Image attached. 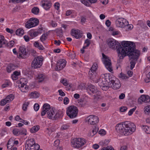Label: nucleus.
<instances>
[{
  "label": "nucleus",
  "mask_w": 150,
  "mask_h": 150,
  "mask_svg": "<svg viewBox=\"0 0 150 150\" xmlns=\"http://www.w3.org/2000/svg\"><path fill=\"white\" fill-rule=\"evenodd\" d=\"M24 34V30L22 29H18L16 31V34L19 36H21Z\"/></svg>",
  "instance_id": "35"
},
{
  "label": "nucleus",
  "mask_w": 150,
  "mask_h": 150,
  "mask_svg": "<svg viewBox=\"0 0 150 150\" xmlns=\"http://www.w3.org/2000/svg\"><path fill=\"white\" fill-rule=\"evenodd\" d=\"M52 4L50 1L45 0L42 1V6L46 10L49 9L51 6Z\"/></svg>",
  "instance_id": "20"
},
{
  "label": "nucleus",
  "mask_w": 150,
  "mask_h": 150,
  "mask_svg": "<svg viewBox=\"0 0 150 150\" xmlns=\"http://www.w3.org/2000/svg\"><path fill=\"white\" fill-rule=\"evenodd\" d=\"M70 126L69 124H65L63 125L61 127L62 129H66L69 128Z\"/></svg>",
  "instance_id": "51"
},
{
  "label": "nucleus",
  "mask_w": 150,
  "mask_h": 150,
  "mask_svg": "<svg viewBox=\"0 0 150 150\" xmlns=\"http://www.w3.org/2000/svg\"><path fill=\"white\" fill-rule=\"evenodd\" d=\"M43 109L45 111H47L50 108V105L47 103H45L44 104L43 106Z\"/></svg>",
  "instance_id": "41"
},
{
  "label": "nucleus",
  "mask_w": 150,
  "mask_h": 150,
  "mask_svg": "<svg viewBox=\"0 0 150 150\" xmlns=\"http://www.w3.org/2000/svg\"><path fill=\"white\" fill-rule=\"evenodd\" d=\"M39 22V21L38 19L31 18L25 23V26L28 28H30L38 25Z\"/></svg>",
  "instance_id": "10"
},
{
  "label": "nucleus",
  "mask_w": 150,
  "mask_h": 150,
  "mask_svg": "<svg viewBox=\"0 0 150 150\" xmlns=\"http://www.w3.org/2000/svg\"><path fill=\"white\" fill-rule=\"evenodd\" d=\"M29 102H25L23 104L22 107V109L23 110L25 111L26 110L27 107L29 105Z\"/></svg>",
  "instance_id": "42"
},
{
  "label": "nucleus",
  "mask_w": 150,
  "mask_h": 150,
  "mask_svg": "<svg viewBox=\"0 0 150 150\" xmlns=\"http://www.w3.org/2000/svg\"><path fill=\"white\" fill-rule=\"evenodd\" d=\"M55 112H56V111H55L53 109L50 110L47 113L48 115V117L50 119L53 120L55 115Z\"/></svg>",
  "instance_id": "21"
},
{
  "label": "nucleus",
  "mask_w": 150,
  "mask_h": 150,
  "mask_svg": "<svg viewBox=\"0 0 150 150\" xmlns=\"http://www.w3.org/2000/svg\"><path fill=\"white\" fill-rule=\"evenodd\" d=\"M19 130L20 135H27V130L23 128Z\"/></svg>",
  "instance_id": "43"
},
{
  "label": "nucleus",
  "mask_w": 150,
  "mask_h": 150,
  "mask_svg": "<svg viewBox=\"0 0 150 150\" xmlns=\"http://www.w3.org/2000/svg\"><path fill=\"white\" fill-rule=\"evenodd\" d=\"M86 142V140L83 138H75L71 142L72 146L74 148H79L84 145Z\"/></svg>",
  "instance_id": "7"
},
{
  "label": "nucleus",
  "mask_w": 150,
  "mask_h": 150,
  "mask_svg": "<svg viewBox=\"0 0 150 150\" xmlns=\"http://www.w3.org/2000/svg\"><path fill=\"white\" fill-rule=\"evenodd\" d=\"M103 61L106 68L110 72L112 71L111 67V60L108 57L106 56L104 53L102 54Z\"/></svg>",
  "instance_id": "9"
},
{
  "label": "nucleus",
  "mask_w": 150,
  "mask_h": 150,
  "mask_svg": "<svg viewBox=\"0 0 150 150\" xmlns=\"http://www.w3.org/2000/svg\"><path fill=\"white\" fill-rule=\"evenodd\" d=\"M15 66L12 64H11L8 66L6 70L8 73L12 71L15 69Z\"/></svg>",
  "instance_id": "31"
},
{
  "label": "nucleus",
  "mask_w": 150,
  "mask_h": 150,
  "mask_svg": "<svg viewBox=\"0 0 150 150\" xmlns=\"http://www.w3.org/2000/svg\"><path fill=\"white\" fill-rule=\"evenodd\" d=\"M39 129L40 127L39 126L36 125L31 128L30 129V131L31 132L34 133L37 132Z\"/></svg>",
  "instance_id": "26"
},
{
  "label": "nucleus",
  "mask_w": 150,
  "mask_h": 150,
  "mask_svg": "<svg viewBox=\"0 0 150 150\" xmlns=\"http://www.w3.org/2000/svg\"><path fill=\"white\" fill-rule=\"evenodd\" d=\"M85 43L86 44V46L83 47V49H85L86 47L89 46L90 44V40L88 39H86L85 41Z\"/></svg>",
  "instance_id": "50"
},
{
  "label": "nucleus",
  "mask_w": 150,
  "mask_h": 150,
  "mask_svg": "<svg viewBox=\"0 0 150 150\" xmlns=\"http://www.w3.org/2000/svg\"><path fill=\"white\" fill-rule=\"evenodd\" d=\"M47 35L45 34H43L40 38V40L42 42L45 41L47 38Z\"/></svg>",
  "instance_id": "46"
},
{
  "label": "nucleus",
  "mask_w": 150,
  "mask_h": 150,
  "mask_svg": "<svg viewBox=\"0 0 150 150\" xmlns=\"http://www.w3.org/2000/svg\"><path fill=\"white\" fill-rule=\"evenodd\" d=\"M40 146L37 144H35L33 138L27 141L25 145L26 150H42L40 149Z\"/></svg>",
  "instance_id": "5"
},
{
  "label": "nucleus",
  "mask_w": 150,
  "mask_h": 150,
  "mask_svg": "<svg viewBox=\"0 0 150 150\" xmlns=\"http://www.w3.org/2000/svg\"><path fill=\"white\" fill-rule=\"evenodd\" d=\"M119 77L122 79H127L129 78L125 74L121 73L120 74Z\"/></svg>",
  "instance_id": "47"
},
{
  "label": "nucleus",
  "mask_w": 150,
  "mask_h": 150,
  "mask_svg": "<svg viewBox=\"0 0 150 150\" xmlns=\"http://www.w3.org/2000/svg\"><path fill=\"white\" fill-rule=\"evenodd\" d=\"M6 44V40L4 37L2 35H0V48L4 47Z\"/></svg>",
  "instance_id": "23"
},
{
  "label": "nucleus",
  "mask_w": 150,
  "mask_h": 150,
  "mask_svg": "<svg viewBox=\"0 0 150 150\" xmlns=\"http://www.w3.org/2000/svg\"><path fill=\"white\" fill-rule=\"evenodd\" d=\"M96 94L94 95L95 99H100L101 98V93L99 91L97 90V91L96 93Z\"/></svg>",
  "instance_id": "40"
},
{
  "label": "nucleus",
  "mask_w": 150,
  "mask_h": 150,
  "mask_svg": "<svg viewBox=\"0 0 150 150\" xmlns=\"http://www.w3.org/2000/svg\"><path fill=\"white\" fill-rule=\"evenodd\" d=\"M38 93L36 92H31L29 95L30 98H36L38 97Z\"/></svg>",
  "instance_id": "25"
},
{
  "label": "nucleus",
  "mask_w": 150,
  "mask_h": 150,
  "mask_svg": "<svg viewBox=\"0 0 150 150\" xmlns=\"http://www.w3.org/2000/svg\"><path fill=\"white\" fill-rule=\"evenodd\" d=\"M71 35L77 39L80 38L82 36L81 31L79 30H76L74 29H72L71 30Z\"/></svg>",
  "instance_id": "18"
},
{
  "label": "nucleus",
  "mask_w": 150,
  "mask_h": 150,
  "mask_svg": "<svg viewBox=\"0 0 150 150\" xmlns=\"http://www.w3.org/2000/svg\"><path fill=\"white\" fill-rule=\"evenodd\" d=\"M89 77L91 79L93 80L96 77V71H90L89 72Z\"/></svg>",
  "instance_id": "27"
},
{
  "label": "nucleus",
  "mask_w": 150,
  "mask_h": 150,
  "mask_svg": "<svg viewBox=\"0 0 150 150\" xmlns=\"http://www.w3.org/2000/svg\"><path fill=\"white\" fill-rule=\"evenodd\" d=\"M9 85V82H6L2 85V87L3 88H5Z\"/></svg>",
  "instance_id": "63"
},
{
  "label": "nucleus",
  "mask_w": 150,
  "mask_h": 150,
  "mask_svg": "<svg viewBox=\"0 0 150 150\" xmlns=\"http://www.w3.org/2000/svg\"><path fill=\"white\" fill-rule=\"evenodd\" d=\"M88 123L91 125H95L98 123L99 121V119L98 116L94 115H90L86 118Z\"/></svg>",
  "instance_id": "14"
},
{
  "label": "nucleus",
  "mask_w": 150,
  "mask_h": 150,
  "mask_svg": "<svg viewBox=\"0 0 150 150\" xmlns=\"http://www.w3.org/2000/svg\"><path fill=\"white\" fill-rule=\"evenodd\" d=\"M87 90L94 93L97 91L98 89L94 86L92 85H89L87 88Z\"/></svg>",
  "instance_id": "22"
},
{
  "label": "nucleus",
  "mask_w": 150,
  "mask_h": 150,
  "mask_svg": "<svg viewBox=\"0 0 150 150\" xmlns=\"http://www.w3.org/2000/svg\"><path fill=\"white\" fill-rule=\"evenodd\" d=\"M14 44V42L13 40H11L8 43H7V42L6 41V45H5L4 46L11 48L13 46Z\"/></svg>",
  "instance_id": "30"
},
{
  "label": "nucleus",
  "mask_w": 150,
  "mask_h": 150,
  "mask_svg": "<svg viewBox=\"0 0 150 150\" xmlns=\"http://www.w3.org/2000/svg\"><path fill=\"white\" fill-rule=\"evenodd\" d=\"M88 0H80L81 2L85 6H90L89 4L87 1Z\"/></svg>",
  "instance_id": "49"
},
{
  "label": "nucleus",
  "mask_w": 150,
  "mask_h": 150,
  "mask_svg": "<svg viewBox=\"0 0 150 150\" xmlns=\"http://www.w3.org/2000/svg\"><path fill=\"white\" fill-rule=\"evenodd\" d=\"M66 61L64 59H60L59 60L56 64L55 67L56 71H59L63 69L66 66Z\"/></svg>",
  "instance_id": "16"
},
{
  "label": "nucleus",
  "mask_w": 150,
  "mask_h": 150,
  "mask_svg": "<svg viewBox=\"0 0 150 150\" xmlns=\"http://www.w3.org/2000/svg\"><path fill=\"white\" fill-rule=\"evenodd\" d=\"M28 54L26 48L24 46H20L17 53L18 57L20 59H24Z\"/></svg>",
  "instance_id": "11"
},
{
  "label": "nucleus",
  "mask_w": 150,
  "mask_h": 150,
  "mask_svg": "<svg viewBox=\"0 0 150 150\" xmlns=\"http://www.w3.org/2000/svg\"><path fill=\"white\" fill-rule=\"evenodd\" d=\"M37 78L38 80V81L41 82L44 80L45 78V76L43 74H40L38 75Z\"/></svg>",
  "instance_id": "32"
},
{
  "label": "nucleus",
  "mask_w": 150,
  "mask_h": 150,
  "mask_svg": "<svg viewBox=\"0 0 150 150\" xmlns=\"http://www.w3.org/2000/svg\"><path fill=\"white\" fill-rule=\"evenodd\" d=\"M98 66L96 63H94L91 67V71H96V70L97 69Z\"/></svg>",
  "instance_id": "44"
},
{
  "label": "nucleus",
  "mask_w": 150,
  "mask_h": 150,
  "mask_svg": "<svg viewBox=\"0 0 150 150\" xmlns=\"http://www.w3.org/2000/svg\"><path fill=\"white\" fill-rule=\"evenodd\" d=\"M98 133L99 134L102 135H104L106 134L105 131L103 129H100Z\"/></svg>",
  "instance_id": "55"
},
{
  "label": "nucleus",
  "mask_w": 150,
  "mask_h": 150,
  "mask_svg": "<svg viewBox=\"0 0 150 150\" xmlns=\"http://www.w3.org/2000/svg\"><path fill=\"white\" fill-rule=\"evenodd\" d=\"M107 42L109 47L113 49H117L118 56L119 57V54H121L122 51L121 50H123L124 47H122L119 42L113 39H110L107 40Z\"/></svg>",
  "instance_id": "4"
},
{
  "label": "nucleus",
  "mask_w": 150,
  "mask_h": 150,
  "mask_svg": "<svg viewBox=\"0 0 150 150\" xmlns=\"http://www.w3.org/2000/svg\"><path fill=\"white\" fill-rule=\"evenodd\" d=\"M127 108L125 106L122 107L120 108V110L121 112H124L127 109Z\"/></svg>",
  "instance_id": "57"
},
{
  "label": "nucleus",
  "mask_w": 150,
  "mask_h": 150,
  "mask_svg": "<svg viewBox=\"0 0 150 150\" xmlns=\"http://www.w3.org/2000/svg\"><path fill=\"white\" fill-rule=\"evenodd\" d=\"M131 59L132 60L130 62V69H133L136 63V62L137 61V60H135L134 59Z\"/></svg>",
  "instance_id": "38"
},
{
  "label": "nucleus",
  "mask_w": 150,
  "mask_h": 150,
  "mask_svg": "<svg viewBox=\"0 0 150 150\" xmlns=\"http://www.w3.org/2000/svg\"><path fill=\"white\" fill-rule=\"evenodd\" d=\"M145 81L146 83L150 81V72L147 75L146 78L145 79Z\"/></svg>",
  "instance_id": "48"
},
{
  "label": "nucleus",
  "mask_w": 150,
  "mask_h": 150,
  "mask_svg": "<svg viewBox=\"0 0 150 150\" xmlns=\"http://www.w3.org/2000/svg\"><path fill=\"white\" fill-rule=\"evenodd\" d=\"M62 112L60 111H58L57 112H55V115L53 118V120H56L58 119L59 118L61 117L62 116Z\"/></svg>",
  "instance_id": "24"
},
{
  "label": "nucleus",
  "mask_w": 150,
  "mask_h": 150,
  "mask_svg": "<svg viewBox=\"0 0 150 150\" xmlns=\"http://www.w3.org/2000/svg\"><path fill=\"white\" fill-rule=\"evenodd\" d=\"M78 112V110L77 107L71 105L69 107L67 110V115L70 118H73L76 117Z\"/></svg>",
  "instance_id": "6"
},
{
  "label": "nucleus",
  "mask_w": 150,
  "mask_h": 150,
  "mask_svg": "<svg viewBox=\"0 0 150 150\" xmlns=\"http://www.w3.org/2000/svg\"><path fill=\"white\" fill-rule=\"evenodd\" d=\"M111 22L109 20H107L105 22V25L108 27H109L111 25Z\"/></svg>",
  "instance_id": "61"
},
{
  "label": "nucleus",
  "mask_w": 150,
  "mask_h": 150,
  "mask_svg": "<svg viewBox=\"0 0 150 150\" xmlns=\"http://www.w3.org/2000/svg\"><path fill=\"white\" fill-rule=\"evenodd\" d=\"M43 61V58L42 56L35 57L32 62V67L34 69L40 68L42 64Z\"/></svg>",
  "instance_id": "8"
},
{
  "label": "nucleus",
  "mask_w": 150,
  "mask_h": 150,
  "mask_svg": "<svg viewBox=\"0 0 150 150\" xmlns=\"http://www.w3.org/2000/svg\"><path fill=\"white\" fill-rule=\"evenodd\" d=\"M61 82L65 86L68 85V83L66 79H62L61 81Z\"/></svg>",
  "instance_id": "54"
},
{
  "label": "nucleus",
  "mask_w": 150,
  "mask_h": 150,
  "mask_svg": "<svg viewBox=\"0 0 150 150\" xmlns=\"http://www.w3.org/2000/svg\"><path fill=\"white\" fill-rule=\"evenodd\" d=\"M111 81L110 86L114 89H119L121 86V84L120 81L117 79H115L114 80L112 78H111Z\"/></svg>",
  "instance_id": "13"
},
{
  "label": "nucleus",
  "mask_w": 150,
  "mask_h": 150,
  "mask_svg": "<svg viewBox=\"0 0 150 150\" xmlns=\"http://www.w3.org/2000/svg\"><path fill=\"white\" fill-rule=\"evenodd\" d=\"M39 108V105L38 103H35L34 105V110L37 111Z\"/></svg>",
  "instance_id": "53"
},
{
  "label": "nucleus",
  "mask_w": 150,
  "mask_h": 150,
  "mask_svg": "<svg viewBox=\"0 0 150 150\" xmlns=\"http://www.w3.org/2000/svg\"><path fill=\"white\" fill-rule=\"evenodd\" d=\"M117 27L119 28H124L127 25L128 22L126 20L122 18H118L115 22Z\"/></svg>",
  "instance_id": "12"
},
{
  "label": "nucleus",
  "mask_w": 150,
  "mask_h": 150,
  "mask_svg": "<svg viewBox=\"0 0 150 150\" xmlns=\"http://www.w3.org/2000/svg\"><path fill=\"white\" fill-rule=\"evenodd\" d=\"M142 129L147 134H150V127L147 126L143 125Z\"/></svg>",
  "instance_id": "28"
},
{
  "label": "nucleus",
  "mask_w": 150,
  "mask_h": 150,
  "mask_svg": "<svg viewBox=\"0 0 150 150\" xmlns=\"http://www.w3.org/2000/svg\"><path fill=\"white\" fill-rule=\"evenodd\" d=\"M98 127L96 126H94L92 130V133H91L90 136H93L95 134H96L98 132Z\"/></svg>",
  "instance_id": "29"
},
{
  "label": "nucleus",
  "mask_w": 150,
  "mask_h": 150,
  "mask_svg": "<svg viewBox=\"0 0 150 150\" xmlns=\"http://www.w3.org/2000/svg\"><path fill=\"white\" fill-rule=\"evenodd\" d=\"M34 46L35 47L38 48L39 50H42L44 49V47L41 45H40L38 42H35L34 44Z\"/></svg>",
  "instance_id": "34"
},
{
  "label": "nucleus",
  "mask_w": 150,
  "mask_h": 150,
  "mask_svg": "<svg viewBox=\"0 0 150 150\" xmlns=\"http://www.w3.org/2000/svg\"><path fill=\"white\" fill-rule=\"evenodd\" d=\"M61 43V41L59 40H55L54 41V44L57 46L59 45Z\"/></svg>",
  "instance_id": "62"
},
{
  "label": "nucleus",
  "mask_w": 150,
  "mask_h": 150,
  "mask_svg": "<svg viewBox=\"0 0 150 150\" xmlns=\"http://www.w3.org/2000/svg\"><path fill=\"white\" fill-rule=\"evenodd\" d=\"M13 146V140L12 139H10L8 140L7 146L8 149H11Z\"/></svg>",
  "instance_id": "33"
},
{
  "label": "nucleus",
  "mask_w": 150,
  "mask_h": 150,
  "mask_svg": "<svg viewBox=\"0 0 150 150\" xmlns=\"http://www.w3.org/2000/svg\"><path fill=\"white\" fill-rule=\"evenodd\" d=\"M88 102L86 100H80V105L81 107H84L87 105Z\"/></svg>",
  "instance_id": "39"
},
{
  "label": "nucleus",
  "mask_w": 150,
  "mask_h": 150,
  "mask_svg": "<svg viewBox=\"0 0 150 150\" xmlns=\"http://www.w3.org/2000/svg\"><path fill=\"white\" fill-rule=\"evenodd\" d=\"M150 101V98L148 96L144 95H142L138 99V103L140 104H142V102L148 103Z\"/></svg>",
  "instance_id": "19"
},
{
  "label": "nucleus",
  "mask_w": 150,
  "mask_h": 150,
  "mask_svg": "<svg viewBox=\"0 0 150 150\" xmlns=\"http://www.w3.org/2000/svg\"><path fill=\"white\" fill-rule=\"evenodd\" d=\"M58 92L59 93V95L61 96H64L65 95V94L60 89L58 91Z\"/></svg>",
  "instance_id": "58"
},
{
  "label": "nucleus",
  "mask_w": 150,
  "mask_h": 150,
  "mask_svg": "<svg viewBox=\"0 0 150 150\" xmlns=\"http://www.w3.org/2000/svg\"><path fill=\"white\" fill-rule=\"evenodd\" d=\"M26 79L25 78L21 79L20 80L21 85H19V88L21 91L23 92H26L28 89L26 84Z\"/></svg>",
  "instance_id": "15"
},
{
  "label": "nucleus",
  "mask_w": 150,
  "mask_h": 150,
  "mask_svg": "<svg viewBox=\"0 0 150 150\" xmlns=\"http://www.w3.org/2000/svg\"><path fill=\"white\" fill-rule=\"evenodd\" d=\"M69 102V99L67 97H66L64 99V104H67Z\"/></svg>",
  "instance_id": "56"
},
{
  "label": "nucleus",
  "mask_w": 150,
  "mask_h": 150,
  "mask_svg": "<svg viewBox=\"0 0 150 150\" xmlns=\"http://www.w3.org/2000/svg\"><path fill=\"white\" fill-rule=\"evenodd\" d=\"M123 50L121 54H120L119 59H122L126 56H128L130 59L137 60L140 54V51L135 50V46L134 43L132 42L125 41L122 43Z\"/></svg>",
  "instance_id": "1"
},
{
  "label": "nucleus",
  "mask_w": 150,
  "mask_h": 150,
  "mask_svg": "<svg viewBox=\"0 0 150 150\" xmlns=\"http://www.w3.org/2000/svg\"><path fill=\"white\" fill-rule=\"evenodd\" d=\"M126 26L127 27V28L129 30H131L133 27V25H128V24Z\"/></svg>",
  "instance_id": "60"
},
{
  "label": "nucleus",
  "mask_w": 150,
  "mask_h": 150,
  "mask_svg": "<svg viewBox=\"0 0 150 150\" xmlns=\"http://www.w3.org/2000/svg\"><path fill=\"white\" fill-rule=\"evenodd\" d=\"M136 108V107H135L134 108L130 109L128 112V115L129 116L131 115L132 114L133 112L135 111Z\"/></svg>",
  "instance_id": "52"
},
{
  "label": "nucleus",
  "mask_w": 150,
  "mask_h": 150,
  "mask_svg": "<svg viewBox=\"0 0 150 150\" xmlns=\"http://www.w3.org/2000/svg\"><path fill=\"white\" fill-rule=\"evenodd\" d=\"M31 12L37 15L38 14L39 12V9L38 7H35L32 8Z\"/></svg>",
  "instance_id": "36"
},
{
  "label": "nucleus",
  "mask_w": 150,
  "mask_h": 150,
  "mask_svg": "<svg viewBox=\"0 0 150 150\" xmlns=\"http://www.w3.org/2000/svg\"><path fill=\"white\" fill-rule=\"evenodd\" d=\"M111 80V78L108 74H106L101 75L99 81V84L103 90L106 91L108 89Z\"/></svg>",
  "instance_id": "3"
},
{
  "label": "nucleus",
  "mask_w": 150,
  "mask_h": 150,
  "mask_svg": "<svg viewBox=\"0 0 150 150\" xmlns=\"http://www.w3.org/2000/svg\"><path fill=\"white\" fill-rule=\"evenodd\" d=\"M136 128V126L133 123L127 121L119 123L115 127L118 133L126 136L132 134L135 131Z\"/></svg>",
  "instance_id": "2"
},
{
  "label": "nucleus",
  "mask_w": 150,
  "mask_h": 150,
  "mask_svg": "<svg viewBox=\"0 0 150 150\" xmlns=\"http://www.w3.org/2000/svg\"><path fill=\"white\" fill-rule=\"evenodd\" d=\"M14 98V95L13 94H10L6 96L5 99L2 100L0 104L1 106H4L7 103L12 101Z\"/></svg>",
  "instance_id": "17"
},
{
  "label": "nucleus",
  "mask_w": 150,
  "mask_h": 150,
  "mask_svg": "<svg viewBox=\"0 0 150 150\" xmlns=\"http://www.w3.org/2000/svg\"><path fill=\"white\" fill-rule=\"evenodd\" d=\"M125 96V94L123 93H122L119 96V98L120 99H123Z\"/></svg>",
  "instance_id": "64"
},
{
  "label": "nucleus",
  "mask_w": 150,
  "mask_h": 150,
  "mask_svg": "<svg viewBox=\"0 0 150 150\" xmlns=\"http://www.w3.org/2000/svg\"><path fill=\"white\" fill-rule=\"evenodd\" d=\"M13 133L14 135L16 136L20 135V130L16 129H14L13 130Z\"/></svg>",
  "instance_id": "45"
},
{
  "label": "nucleus",
  "mask_w": 150,
  "mask_h": 150,
  "mask_svg": "<svg viewBox=\"0 0 150 150\" xmlns=\"http://www.w3.org/2000/svg\"><path fill=\"white\" fill-rule=\"evenodd\" d=\"M144 112L146 114L150 115V105L146 106L144 108Z\"/></svg>",
  "instance_id": "37"
},
{
  "label": "nucleus",
  "mask_w": 150,
  "mask_h": 150,
  "mask_svg": "<svg viewBox=\"0 0 150 150\" xmlns=\"http://www.w3.org/2000/svg\"><path fill=\"white\" fill-rule=\"evenodd\" d=\"M60 141L59 139L56 140L54 142V145L56 146H58L59 144Z\"/></svg>",
  "instance_id": "59"
}]
</instances>
